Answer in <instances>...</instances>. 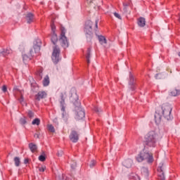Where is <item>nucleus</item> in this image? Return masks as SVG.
Masks as SVG:
<instances>
[{
  "label": "nucleus",
  "instance_id": "33",
  "mask_svg": "<svg viewBox=\"0 0 180 180\" xmlns=\"http://www.w3.org/2000/svg\"><path fill=\"white\" fill-rule=\"evenodd\" d=\"M94 110L96 113H101V112H102V110H101V108L98 107H94Z\"/></svg>",
  "mask_w": 180,
  "mask_h": 180
},
{
  "label": "nucleus",
  "instance_id": "45",
  "mask_svg": "<svg viewBox=\"0 0 180 180\" xmlns=\"http://www.w3.org/2000/svg\"><path fill=\"white\" fill-rule=\"evenodd\" d=\"M157 77H158V74H156L155 75V78L157 79Z\"/></svg>",
  "mask_w": 180,
  "mask_h": 180
},
{
  "label": "nucleus",
  "instance_id": "39",
  "mask_svg": "<svg viewBox=\"0 0 180 180\" xmlns=\"http://www.w3.org/2000/svg\"><path fill=\"white\" fill-rule=\"evenodd\" d=\"M2 91L3 92H6V91H8V88L6 87V86L5 85L3 86Z\"/></svg>",
  "mask_w": 180,
  "mask_h": 180
},
{
  "label": "nucleus",
  "instance_id": "19",
  "mask_svg": "<svg viewBox=\"0 0 180 180\" xmlns=\"http://www.w3.org/2000/svg\"><path fill=\"white\" fill-rule=\"evenodd\" d=\"M39 160L41 161V162L46 161V152L41 151V154L39 156Z\"/></svg>",
  "mask_w": 180,
  "mask_h": 180
},
{
  "label": "nucleus",
  "instance_id": "5",
  "mask_svg": "<svg viewBox=\"0 0 180 180\" xmlns=\"http://www.w3.org/2000/svg\"><path fill=\"white\" fill-rule=\"evenodd\" d=\"M41 48V40L40 39H36L33 42V48L30 49V55L31 57H34L35 54H39Z\"/></svg>",
  "mask_w": 180,
  "mask_h": 180
},
{
  "label": "nucleus",
  "instance_id": "12",
  "mask_svg": "<svg viewBox=\"0 0 180 180\" xmlns=\"http://www.w3.org/2000/svg\"><path fill=\"white\" fill-rule=\"evenodd\" d=\"M162 165H164V164L160 163L158 168V172H160L159 179L165 180V176H164V172L162 170L163 169Z\"/></svg>",
  "mask_w": 180,
  "mask_h": 180
},
{
  "label": "nucleus",
  "instance_id": "32",
  "mask_svg": "<svg viewBox=\"0 0 180 180\" xmlns=\"http://www.w3.org/2000/svg\"><path fill=\"white\" fill-rule=\"evenodd\" d=\"M48 129L49 131H51V133H54V131H56V130L54 129V127H53V125H49Z\"/></svg>",
  "mask_w": 180,
  "mask_h": 180
},
{
  "label": "nucleus",
  "instance_id": "7",
  "mask_svg": "<svg viewBox=\"0 0 180 180\" xmlns=\"http://www.w3.org/2000/svg\"><path fill=\"white\" fill-rule=\"evenodd\" d=\"M74 105L75 106L76 119L77 120H82L85 117V111L81 108V103L76 101Z\"/></svg>",
  "mask_w": 180,
  "mask_h": 180
},
{
  "label": "nucleus",
  "instance_id": "14",
  "mask_svg": "<svg viewBox=\"0 0 180 180\" xmlns=\"http://www.w3.org/2000/svg\"><path fill=\"white\" fill-rule=\"evenodd\" d=\"M25 19L27 20V23H32L34 20V15L32 13H27Z\"/></svg>",
  "mask_w": 180,
  "mask_h": 180
},
{
  "label": "nucleus",
  "instance_id": "29",
  "mask_svg": "<svg viewBox=\"0 0 180 180\" xmlns=\"http://www.w3.org/2000/svg\"><path fill=\"white\" fill-rule=\"evenodd\" d=\"M28 117H30V119H33V117H34V112H32V111H28Z\"/></svg>",
  "mask_w": 180,
  "mask_h": 180
},
{
  "label": "nucleus",
  "instance_id": "27",
  "mask_svg": "<svg viewBox=\"0 0 180 180\" xmlns=\"http://www.w3.org/2000/svg\"><path fill=\"white\" fill-rule=\"evenodd\" d=\"M18 101H19L20 103H21V105H25V98H23V95L21 94Z\"/></svg>",
  "mask_w": 180,
  "mask_h": 180
},
{
  "label": "nucleus",
  "instance_id": "8",
  "mask_svg": "<svg viewBox=\"0 0 180 180\" xmlns=\"http://www.w3.org/2000/svg\"><path fill=\"white\" fill-rule=\"evenodd\" d=\"M60 37L59 39V41L60 43L61 46L63 49H67L68 47L69 44H68V39H67V37H65V28L61 27L60 28Z\"/></svg>",
  "mask_w": 180,
  "mask_h": 180
},
{
  "label": "nucleus",
  "instance_id": "6",
  "mask_svg": "<svg viewBox=\"0 0 180 180\" xmlns=\"http://www.w3.org/2000/svg\"><path fill=\"white\" fill-rule=\"evenodd\" d=\"M84 33L88 41H91L92 37H94V32H92V21H86L84 25Z\"/></svg>",
  "mask_w": 180,
  "mask_h": 180
},
{
  "label": "nucleus",
  "instance_id": "15",
  "mask_svg": "<svg viewBox=\"0 0 180 180\" xmlns=\"http://www.w3.org/2000/svg\"><path fill=\"white\" fill-rule=\"evenodd\" d=\"M138 25L139 27H144L146 26V18L143 17L138 18Z\"/></svg>",
  "mask_w": 180,
  "mask_h": 180
},
{
  "label": "nucleus",
  "instance_id": "9",
  "mask_svg": "<svg viewBox=\"0 0 180 180\" xmlns=\"http://www.w3.org/2000/svg\"><path fill=\"white\" fill-rule=\"evenodd\" d=\"M129 85L131 91H134V89H136V80L134 79V77H133V75H131V72L129 73Z\"/></svg>",
  "mask_w": 180,
  "mask_h": 180
},
{
  "label": "nucleus",
  "instance_id": "10",
  "mask_svg": "<svg viewBox=\"0 0 180 180\" xmlns=\"http://www.w3.org/2000/svg\"><path fill=\"white\" fill-rule=\"evenodd\" d=\"M70 139L71 140V141H72V143H77L79 139L78 133H77L76 131H72L70 135Z\"/></svg>",
  "mask_w": 180,
  "mask_h": 180
},
{
  "label": "nucleus",
  "instance_id": "28",
  "mask_svg": "<svg viewBox=\"0 0 180 180\" xmlns=\"http://www.w3.org/2000/svg\"><path fill=\"white\" fill-rule=\"evenodd\" d=\"M129 5H130V4H126V3L123 4V6H124L123 11H124V13H127V6H129Z\"/></svg>",
  "mask_w": 180,
  "mask_h": 180
},
{
  "label": "nucleus",
  "instance_id": "41",
  "mask_svg": "<svg viewBox=\"0 0 180 180\" xmlns=\"http://www.w3.org/2000/svg\"><path fill=\"white\" fill-rule=\"evenodd\" d=\"M39 134L38 133H37V134H34V137H36L37 139H39Z\"/></svg>",
  "mask_w": 180,
  "mask_h": 180
},
{
  "label": "nucleus",
  "instance_id": "42",
  "mask_svg": "<svg viewBox=\"0 0 180 180\" xmlns=\"http://www.w3.org/2000/svg\"><path fill=\"white\" fill-rule=\"evenodd\" d=\"M95 23H96V29H98V20H96Z\"/></svg>",
  "mask_w": 180,
  "mask_h": 180
},
{
  "label": "nucleus",
  "instance_id": "40",
  "mask_svg": "<svg viewBox=\"0 0 180 180\" xmlns=\"http://www.w3.org/2000/svg\"><path fill=\"white\" fill-rule=\"evenodd\" d=\"M29 162V159H25L24 164H27Z\"/></svg>",
  "mask_w": 180,
  "mask_h": 180
},
{
  "label": "nucleus",
  "instance_id": "25",
  "mask_svg": "<svg viewBox=\"0 0 180 180\" xmlns=\"http://www.w3.org/2000/svg\"><path fill=\"white\" fill-rule=\"evenodd\" d=\"M14 162L15 167H19L20 165V158L19 157L14 158Z\"/></svg>",
  "mask_w": 180,
  "mask_h": 180
},
{
  "label": "nucleus",
  "instance_id": "26",
  "mask_svg": "<svg viewBox=\"0 0 180 180\" xmlns=\"http://www.w3.org/2000/svg\"><path fill=\"white\" fill-rule=\"evenodd\" d=\"M142 175H144V176H148V169L143 167L141 171Z\"/></svg>",
  "mask_w": 180,
  "mask_h": 180
},
{
  "label": "nucleus",
  "instance_id": "16",
  "mask_svg": "<svg viewBox=\"0 0 180 180\" xmlns=\"http://www.w3.org/2000/svg\"><path fill=\"white\" fill-rule=\"evenodd\" d=\"M30 56H28L27 55H23L22 56V61L24 63V64H27V63H29V61H30V60H32V56L30 55V53H29Z\"/></svg>",
  "mask_w": 180,
  "mask_h": 180
},
{
  "label": "nucleus",
  "instance_id": "21",
  "mask_svg": "<svg viewBox=\"0 0 180 180\" xmlns=\"http://www.w3.org/2000/svg\"><path fill=\"white\" fill-rule=\"evenodd\" d=\"M98 41L101 43V44H106V38L105 37L100 35L98 36Z\"/></svg>",
  "mask_w": 180,
  "mask_h": 180
},
{
  "label": "nucleus",
  "instance_id": "34",
  "mask_svg": "<svg viewBox=\"0 0 180 180\" xmlns=\"http://www.w3.org/2000/svg\"><path fill=\"white\" fill-rule=\"evenodd\" d=\"M71 168L72 169H75V168H77V162H74L72 164H71Z\"/></svg>",
  "mask_w": 180,
  "mask_h": 180
},
{
  "label": "nucleus",
  "instance_id": "13",
  "mask_svg": "<svg viewBox=\"0 0 180 180\" xmlns=\"http://www.w3.org/2000/svg\"><path fill=\"white\" fill-rule=\"evenodd\" d=\"M122 165L125 167V168H131V165H133V160L131 159H127L123 161Z\"/></svg>",
  "mask_w": 180,
  "mask_h": 180
},
{
  "label": "nucleus",
  "instance_id": "20",
  "mask_svg": "<svg viewBox=\"0 0 180 180\" xmlns=\"http://www.w3.org/2000/svg\"><path fill=\"white\" fill-rule=\"evenodd\" d=\"M49 84H50V79L49 78V76H46L43 80V85L44 86H49Z\"/></svg>",
  "mask_w": 180,
  "mask_h": 180
},
{
  "label": "nucleus",
  "instance_id": "36",
  "mask_svg": "<svg viewBox=\"0 0 180 180\" xmlns=\"http://www.w3.org/2000/svg\"><path fill=\"white\" fill-rule=\"evenodd\" d=\"M64 154V152L63 150H60L58 152V157H63V155Z\"/></svg>",
  "mask_w": 180,
  "mask_h": 180
},
{
  "label": "nucleus",
  "instance_id": "22",
  "mask_svg": "<svg viewBox=\"0 0 180 180\" xmlns=\"http://www.w3.org/2000/svg\"><path fill=\"white\" fill-rule=\"evenodd\" d=\"M87 64H89L91 61L89 60V58H91V48H88L87 49V53L86 56Z\"/></svg>",
  "mask_w": 180,
  "mask_h": 180
},
{
  "label": "nucleus",
  "instance_id": "1",
  "mask_svg": "<svg viewBox=\"0 0 180 180\" xmlns=\"http://www.w3.org/2000/svg\"><path fill=\"white\" fill-rule=\"evenodd\" d=\"M158 135L154 131H149L145 136V148L136 156V159L138 162H143L146 160L147 162L151 164L154 161L153 153H150L147 149L154 148L157 146Z\"/></svg>",
  "mask_w": 180,
  "mask_h": 180
},
{
  "label": "nucleus",
  "instance_id": "44",
  "mask_svg": "<svg viewBox=\"0 0 180 180\" xmlns=\"http://www.w3.org/2000/svg\"><path fill=\"white\" fill-rule=\"evenodd\" d=\"M53 122H57V118H55V119L53 120Z\"/></svg>",
  "mask_w": 180,
  "mask_h": 180
},
{
  "label": "nucleus",
  "instance_id": "38",
  "mask_svg": "<svg viewBox=\"0 0 180 180\" xmlns=\"http://www.w3.org/2000/svg\"><path fill=\"white\" fill-rule=\"evenodd\" d=\"M45 169H46L45 167H39V172H44Z\"/></svg>",
  "mask_w": 180,
  "mask_h": 180
},
{
  "label": "nucleus",
  "instance_id": "2",
  "mask_svg": "<svg viewBox=\"0 0 180 180\" xmlns=\"http://www.w3.org/2000/svg\"><path fill=\"white\" fill-rule=\"evenodd\" d=\"M171 112H172V107L169 103H165L162 107H158L155 113V123L158 124L161 122L162 116L166 120H171L172 119Z\"/></svg>",
  "mask_w": 180,
  "mask_h": 180
},
{
  "label": "nucleus",
  "instance_id": "24",
  "mask_svg": "<svg viewBox=\"0 0 180 180\" xmlns=\"http://www.w3.org/2000/svg\"><path fill=\"white\" fill-rule=\"evenodd\" d=\"M32 124L33 126H39L40 125V119L39 118H35L32 122Z\"/></svg>",
  "mask_w": 180,
  "mask_h": 180
},
{
  "label": "nucleus",
  "instance_id": "23",
  "mask_svg": "<svg viewBox=\"0 0 180 180\" xmlns=\"http://www.w3.org/2000/svg\"><path fill=\"white\" fill-rule=\"evenodd\" d=\"M179 94H180V91H179V90H177V89L172 90L170 92V95L172 96H178V95H179Z\"/></svg>",
  "mask_w": 180,
  "mask_h": 180
},
{
  "label": "nucleus",
  "instance_id": "43",
  "mask_svg": "<svg viewBox=\"0 0 180 180\" xmlns=\"http://www.w3.org/2000/svg\"><path fill=\"white\" fill-rule=\"evenodd\" d=\"M13 90L14 91H19V89H18V87H14Z\"/></svg>",
  "mask_w": 180,
  "mask_h": 180
},
{
  "label": "nucleus",
  "instance_id": "3",
  "mask_svg": "<svg viewBox=\"0 0 180 180\" xmlns=\"http://www.w3.org/2000/svg\"><path fill=\"white\" fill-rule=\"evenodd\" d=\"M51 40L53 44H54L51 58L54 64H58V61L61 60V58H60V53H61V51H60L58 46L56 45L57 41H58V37H57V34H56V32L52 33Z\"/></svg>",
  "mask_w": 180,
  "mask_h": 180
},
{
  "label": "nucleus",
  "instance_id": "46",
  "mask_svg": "<svg viewBox=\"0 0 180 180\" xmlns=\"http://www.w3.org/2000/svg\"><path fill=\"white\" fill-rule=\"evenodd\" d=\"M178 56H179V57H180V52H179Z\"/></svg>",
  "mask_w": 180,
  "mask_h": 180
},
{
  "label": "nucleus",
  "instance_id": "17",
  "mask_svg": "<svg viewBox=\"0 0 180 180\" xmlns=\"http://www.w3.org/2000/svg\"><path fill=\"white\" fill-rule=\"evenodd\" d=\"M29 148L32 153H36V151H37V145L30 143H29Z\"/></svg>",
  "mask_w": 180,
  "mask_h": 180
},
{
  "label": "nucleus",
  "instance_id": "37",
  "mask_svg": "<svg viewBox=\"0 0 180 180\" xmlns=\"http://www.w3.org/2000/svg\"><path fill=\"white\" fill-rule=\"evenodd\" d=\"M114 15L115 16V18H117V19H122V17L117 13H114Z\"/></svg>",
  "mask_w": 180,
  "mask_h": 180
},
{
  "label": "nucleus",
  "instance_id": "11",
  "mask_svg": "<svg viewBox=\"0 0 180 180\" xmlns=\"http://www.w3.org/2000/svg\"><path fill=\"white\" fill-rule=\"evenodd\" d=\"M47 96V93L46 91H39L37 95H35L34 98L36 101H40L41 99H44Z\"/></svg>",
  "mask_w": 180,
  "mask_h": 180
},
{
  "label": "nucleus",
  "instance_id": "31",
  "mask_svg": "<svg viewBox=\"0 0 180 180\" xmlns=\"http://www.w3.org/2000/svg\"><path fill=\"white\" fill-rule=\"evenodd\" d=\"M20 124H26V123H27L26 118H25V117L20 118Z\"/></svg>",
  "mask_w": 180,
  "mask_h": 180
},
{
  "label": "nucleus",
  "instance_id": "4",
  "mask_svg": "<svg viewBox=\"0 0 180 180\" xmlns=\"http://www.w3.org/2000/svg\"><path fill=\"white\" fill-rule=\"evenodd\" d=\"M65 98H67V95L62 93L60 94V99H59V103L60 110L62 112V119H63L65 122H67V120H68V114H67V111H65V108L67 107V105L65 104Z\"/></svg>",
  "mask_w": 180,
  "mask_h": 180
},
{
  "label": "nucleus",
  "instance_id": "30",
  "mask_svg": "<svg viewBox=\"0 0 180 180\" xmlns=\"http://www.w3.org/2000/svg\"><path fill=\"white\" fill-rule=\"evenodd\" d=\"M95 165H96V161L91 160L90 164H89L90 168H94V167H95Z\"/></svg>",
  "mask_w": 180,
  "mask_h": 180
},
{
  "label": "nucleus",
  "instance_id": "35",
  "mask_svg": "<svg viewBox=\"0 0 180 180\" xmlns=\"http://www.w3.org/2000/svg\"><path fill=\"white\" fill-rule=\"evenodd\" d=\"M51 31L52 33H56V25H51Z\"/></svg>",
  "mask_w": 180,
  "mask_h": 180
},
{
  "label": "nucleus",
  "instance_id": "18",
  "mask_svg": "<svg viewBox=\"0 0 180 180\" xmlns=\"http://www.w3.org/2000/svg\"><path fill=\"white\" fill-rule=\"evenodd\" d=\"M11 52L12 51L11 49H4L3 51L0 52V57H2V56L4 57H6V56H8V54H11Z\"/></svg>",
  "mask_w": 180,
  "mask_h": 180
}]
</instances>
